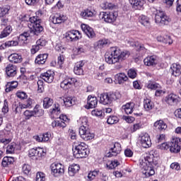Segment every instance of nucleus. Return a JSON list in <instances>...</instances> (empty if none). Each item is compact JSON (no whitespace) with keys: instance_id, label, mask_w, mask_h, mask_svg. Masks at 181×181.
<instances>
[{"instance_id":"nucleus-1","label":"nucleus","mask_w":181,"mask_h":181,"mask_svg":"<svg viewBox=\"0 0 181 181\" xmlns=\"http://www.w3.org/2000/svg\"><path fill=\"white\" fill-rule=\"evenodd\" d=\"M110 54H105V62L108 64H115L118 63L119 60H125L131 56V52L128 50H124L121 52V49L117 47H112L110 49Z\"/></svg>"},{"instance_id":"nucleus-2","label":"nucleus","mask_w":181,"mask_h":181,"mask_svg":"<svg viewBox=\"0 0 181 181\" xmlns=\"http://www.w3.org/2000/svg\"><path fill=\"white\" fill-rule=\"evenodd\" d=\"M74 156L77 159L86 158L88 153H90L88 146L84 142H74Z\"/></svg>"},{"instance_id":"nucleus-3","label":"nucleus","mask_w":181,"mask_h":181,"mask_svg":"<svg viewBox=\"0 0 181 181\" xmlns=\"http://www.w3.org/2000/svg\"><path fill=\"white\" fill-rule=\"evenodd\" d=\"M155 22L159 26H165L172 22V19L162 11H157L155 14Z\"/></svg>"},{"instance_id":"nucleus-4","label":"nucleus","mask_w":181,"mask_h":181,"mask_svg":"<svg viewBox=\"0 0 181 181\" xmlns=\"http://www.w3.org/2000/svg\"><path fill=\"white\" fill-rule=\"evenodd\" d=\"M29 21L30 23H33V28H30L33 35L39 36V35H40L43 30V26H42L40 24L42 23V20L37 16H33L29 18Z\"/></svg>"},{"instance_id":"nucleus-5","label":"nucleus","mask_w":181,"mask_h":181,"mask_svg":"<svg viewBox=\"0 0 181 181\" xmlns=\"http://www.w3.org/2000/svg\"><path fill=\"white\" fill-rule=\"evenodd\" d=\"M115 100H118L117 93H104L100 94L99 103L103 105H110Z\"/></svg>"},{"instance_id":"nucleus-6","label":"nucleus","mask_w":181,"mask_h":181,"mask_svg":"<svg viewBox=\"0 0 181 181\" xmlns=\"http://www.w3.org/2000/svg\"><path fill=\"white\" fill-rule=\"evenodd\" d=\"M100 19H103L104 22L106 23H114L118 18V12L117 11H110V12H104L102 11L99 14Z\"/></svg>"},{"instance_id":"nucleus-7","label":"nucleus","mask_w":181,"mask_h":181,"mask_svg":"<svg viewBox=\"0 0 181 181\" xmlns=\"http://www.w3.org/2000/svg\"><path fill=\"white\" fill-rule=\"evenodd\" d=\"M86 124L79 127V135L84 141H90L94 138V134L90 132L87 126V119H85Z\"/></svg>"},{"instance_id":"nucleus-8","label":"nucleus","mask_w":181,"mask_h":181,"mask_svg":"<svg viewBox=\"0 0 181 181\" xmlns=\"http://www.w3.org/2000/svg\"><path fill=\"white\" fill-rule=\"evenodd\" d=\"M154 166L155 165H148V163H141L140 168L144 177H151V176L155 175V170L153 169Z\"/></svg>"},{"instance_id":"nucleus-9","label":"nucleus","mask_w":181,"mask_h":181,"mask_svg":"<svg viewBox=\"0 0 181 181\" xmlns=\"http://www.w3.org/2000/svg\"><path fill=\"white\" fill-rule=\"evenodd\" d=\"M51 170L54 176H62L64 173V165L59 163H54L51 165Z\"/></svg>"},{"instance_id":"nucleus-10","label":"nucleus","mask_w":181,"mask_h":181,"mask_svg":"<svg viewBox=\"0 0 181 181\" xmlns=\"http://www.w3.org/2000/svg\"><path fill=\"white\" fill-rule=\"evenodd\" d=\"M65 37L70 42H77L78 39H81V33L78 30H72L66 33Z\"/></svg>"},{"instance_id":"nucleus-11","label":"nucleus","mask_w":181,"mask_h":181,"mask_svg":"<svg viewBox=\"0 0 181 181\" xmlns=\"http://www.w3.org/2000/svg\"><path fill=\"white\" fill-rule=\"evenodd\" d=\"M180 139H173L170 143V152L172 153H178L180 152V143L179 142Z\"/></svg>"},{"instance_id":"nucleus-12","label":"nucleus","mask_w":181,"mask_h":181,"mask_svg":"<svg viewBox=\"0 0 181 181\" xmlns=\"http://www.w3.org/2000/svg\"><path fill=\"white\" fill-rule=\"evenodd\" d=\"M77 83V79L74 78H66L62 82H61L60 87L64 90H69L71 86H74Z\"/></svg>"},{"instance_id":"nucleus-13","label":"nucleus","mask_w":181,"mask_h":181,"mask_svg":"<svg viewBox=\"0 0 181 181\" xmlns=\"http://www.w3.org/2000/svg\"><path fill=\"white\" fill-rule=\"evenodd\" d=\"M40 78L44 80L46 83H53V80H54V71L48 70L40 74Z\"/></svg>"},{"instance_id":"nucleus-14","label":"nucleus","mask_w":181,"mask_h":181,"mask_svg":"<svg viewBox=\"0 0 181 181\" xmlns=\"http://www.w3.org/2000/svg\"><path fill=\"white\" fill-rule=\"evenodd\" d=\"M165 101L169 105H176L179 103V95L175 93H170L165 97Z\"/></svg>"},{"instance_id":"nucleus-15","label":"nucleus","mask_w":181,"mask_h":181,"mask_svg":"<svg viewBox=\"0 0 181 181\" xmlns=\"http://www.w3.org/2000/svg\"><path fill=\"white\" fill-rule=\"evenodd\" d=\"M119 152H121V144L119 143H115L114 147L110 148V151L106 154V156L107 158L117 156Z\"/></svg>"},{"instance_id":"nucleus-16","label":"nucleus","mask_w":181,"mask_h":181,"mask_svg":"<svg viewBox=\"0 0 181 181\" xmlns=\"http://www.w3.org/2000/svg\"><path fill=\"white\" fill-rule=\"evenodd\" d=\"M140 141L143 148H149L152 146L151 137L149 136V134L146 133L141 135Z\"/></svg>"},{"instance_id":"nucleus-17","label":"nucleus","mask_w":181,"mask_h":181,"mask_svg":"<svg viewBox=\"0 0 181 181\" xmlns=\"http://www.w3.org/2000/svg\"><path fill=\"white\" fill-rule=\"evenodd\" d=\"M30 156H37L38 158H42L46 155V151L42 148H31L29 151Z\"/></svg>"},{"instance_id":"nucleus-18","label":"nucleus","mask_w":181,"mask_h":181,"mask_svg":"<svg viewBox=\"0 0 181 181\" xmlns=\"http://www.w3.org/2000/svg\"><path fill=\"white\" fill-rule=\"evenodd\" d=\"M144 163L151 166H156L158 165L156 158L155 156H153V151H151L149 154L146 157Z\"/></svg>"},{"instance_id":"nucleus-19","label":"nucleus","mask_w":181,"mask_h":181,"mask_svg":"<svg viewBox=\"0 0 181 181\" xmlns=\"http://www.w3.org/2000/svg\"><path fill=\"white\" fill-rule=\"evenodd\" d=\"M81 29L83 32H84L86 35H87L89 39H93V37H95V33H94V30L91 27H89L88 25L86 24H82Z\"/></svg>"},{"instance_id":"nucleus-20","label":"nucleus","mask_w":181,"mask_h":181,"mask_svg":"<svg viewBox=\"0 0 181 181\" xmlns=\"http://www.w3.org/2000/svg\"><path fill=\"white\" fill-rule=\"evenodd\" d=\"M83 67H84V62L80 61L76 62L74 68V74H76V76H83V74H84Z\"/></svg>"},{"instance_id":"nucleus-21","label":"nucleus","mask_w":181,"mask_h":181,"mask_svg":"<svg viewBox=\"0 0 181 181\" xmlns=\"http://www.w3.org/2000/svg\"><path fill=\"white\" fill-rule=\"evenodd\" d=\"M181 66L179 64H173L170 66V73L172 74V76L175 77H179L181 74Z\"/></svg>"},{"instance_id":"nucleus-22","label":"nucleus","mask_w":181,"mask_h":181,"mask_svg":"<svg viewBox=\"0 0 181 181\" xmlns=\"http://www.w3.org/2000/svg\"><path fill=\"white\" fill-rule=\"evenodd\" d=\"M6 73L8 77H15L17 73L16 66L12 64H8L6 67Z\"/></svg>"},{"instance_id":"nucleus-23","label":"nucleus","mask_w":181,"mask_h":181,"mask_svg":"<svg viewBox=\"0 0 181 181\" xmlns=\"http://www.w3.org/2000/svg\"><path fill=\"white\" fill-rule=\"evenodd\" d=\"M8 59L10 63H14V64L22 63V60H23L22 55H20L17 53L10 54Z\"/></svg>"},{"instance_id":"nucleus-24","label":"nucleus","mask_w":181,"mask_h":181,"mask_svg":"<svg viewBox=\"0 0 181 181\" xmlns=\"http://www.w3.org/2000/svg\"><path fill=\"white\" fill-rule=\"evenodd\" d=\"M145 66H156L158 64V57L155 55L147 57L144 60Z\"/></svg>"},{"instance_id":"nucleus-25","label":"nucleus","mask_w":181,"mask_h":181,"mask_svg":"<svg viewBox=\"0 0 181 181\" xmlns=\"http://www.w3.org/2000/svg\"><path fill=\"white\" fill-rule=\"evenodd\" d=\"M49 21L54 23V25H59L60 23H63L64 21H66V17L64 16H51L49 18Z\"/></svg>"},{"instance_id":"nucleus-26","label":"nucleus","mask_w":181,"mask_h":181,"mask_svg":"<svg viewBox=\"0 0 181 181\" xmlns=\"http://www.w3.org/2000/svg\"><path fill=\"white\" fill-rule=\"evenodd\" d=\"M128 43L132 47H135L136 50H137L138 52H141V50H143V52H146V49L145 48V47H144V45H141L138 42H134V40H129L128 41Z\"/></svg>"},{"instance_id":"nucleus-27","label":"nucleus","mask_w":181,"mask_h":181,"mask_svg":"<svg viewBox=\"0 0 181 181\" xmlns=\"http://www.w3.org/2000/svg\"><path fill=\"white\" fill-rule=\"evenodd\" d=\"M78 170H80V165L78 164H72L68 168V173L69 176H74L76 173H78Z\"/></svg>"},{"instance_id":"nucleus-28","label":"nucleus","mask_w":181,"mask_h":181,"mask_svg":"<svg viewBox=\"0 0 181 181\" xmlns=\"http://www.w3.org/2000/svg\"><path fill=\"white\" fill-rule=\"evenodd\" d=\"M134 9H141L144 6V0H129Z\"/></svg>"},{"instance_id":"nucleus-29","label":"nucleus","mask_w":181,"mask_h":181,"mask_svg":"<svg viewBox=\"0 0 181 181\" xmlns=\"http://www.w3.org/2000/svg\"><path fill=\"white\" fill-rule=\"evenodd\" d=\"M88 108H95L97 107V104H98V100L97 98L89 95L88 97Z\"/></svg>"},{"instance_id":"nucleus-30","label":"nucleus","mask_w":181,"mask_h":181,"mask_svg":"<svg viewBox=\"0 0 181 181\" xmlns=\"http://www.w3.org/2000/svg\"><path fill=\"white\" fill-rule=\"evenodd\" d=\"M154 127L155 129H158V131H165L168 128V125L163 120H158L154 123Z\"/></svg>"},{"instance_id":"nucleus-31","label":"nucleus","mask_w":181,"mask_h":181,"mask_svg":"<svg viewBox=\"0 0 181 181\" xmlns=\"http://www.w3.org/2000/svg\"><path fill=\"white\" fill-rule=\"evenodd\" d=\"M46 60H47V54H40L36 57L35 63L36 64H45Z\"/></svg>"},{"instance_id":"nucleus-32","label":"nucleus","mask_w":181,"mask_h":181,"mask_svg":"<svg viewBox=\"0 0 181 181\" xmlns=\"http://www.w3.org/2000/svg\"><path fill=\"white\" fill-rule=\"evenodd\" d=\"M139 22L146 28H149V26H151L149 18L146 16H144V15L140 16L139 17Z\"/></svg>"},{"instance_id":"nucleus-33","label":"nucleus","mask_w":181,"mask_h":181,"mask_svg":"<svg viewBox=\"0 0 181 181\" xmlns=\"http://www.w3.org/2000/svg\"><path fill=\"white\" fill-rule=\"evenodd\" d=\"M34 117H42L45 115V110L40 108L39 105H35L33 110Z\"/></svg>"},{"instance_id":"nucleus-34","label":"nucleus","mask_w":181,"mask_h":181,"mask_svg":"<svg viewBox=\"0 0 181 181\" xmlns=\"http://www.w3.org/2000/svg\"><path fill=\"white\" fill-rule=\"evenodd\" d=\"M18 87V81H11L7 83L6 85V93H10L13 90H15Z\"/></svg>"},{"instance_id":"nucleus-35","label":"nucleus","mask_w":181,"mask_h":181,"mask_svg":"<svg viewBox=\"0 0 181 181\" xmlns=\"http://www.w3.org/2000/svg\"><path fill=\"white\" fill-rule=\"evenodd\" d=\"M12 32V26L8 25L6 28H5L1 33L0 34V39H4V37H6L7 36H9Z\"/></svg>"},{"instance_id":"nucleus-36","label":"nucleus","mask_w":181,"mask_h":181,"mask_svg":"<svg viewBox=\"0 0 181 181\" xmlns=\"http://www.w3.org/2000/svg\"><path fill=\"white\" fill-rule=\"evenodd\" d=\"M115 78L117 80L119 84H122V83L128 80V76H127L124 73H119L115 75Z\"/></svg>"},{"instance_id":"nucleus-37","label":"nucleus","mask_w":181,"mask_h":181,"mask_svg":"<svg viewBox=\"0 0 181 181\" xmlns=\"http://www.w3.org/2000/svg\"><path fill=\"white\" fill-rule=\"evenodd\" d=\"M18 42L16 40L7 41L0 46V49H6V47H11V46H18Z\"/></svg>"},{"instance_id":"nucleus-38","label":"nucleus","mask_w":181,"mask_h":181,"mask_svg":"<svg viewBox=\"0 0 181 181\" xmlns=\"http://www.w3.org/2000/svg\"><path fill=\"white\" fill-rule=\"evenodd\" d=\"M122 111H124L127 115L132 114V110H134V105L132 103H127L122 107Z\"/></svg>"},{"instance_id":"nucleus-39","label":"nucleus","mask_w":181,"mask_h":181,"mask_svg":"<svg viewBox=\"0 0 181 181\" xmlns=\"http://www.w3.org/2000/svg\"><path fill=\"white\" fill-rule=\"evenodd\" d=\"M144 107L146 111H151L153 108V103L150 99H145L144 101Z\"/></svg>"},{"instance_id":"nucleus-40","label":"nucleus","mask_w":181,"mask_h":181,"mask_svg":"<svg viewBox=\"0 0 181 181\" xmlns=\"http://www.w3.org/2000/svg\"><path fill=\"white\" fill-rule=\"evenodd\" d=\"M81 16L85 18V19H87V18H93V16H94V12L88 8L81 13Z\"/></svg>"},{"instance_id":"nucleus-41","label":"nucleus","mask_w":181,"mask_h":181,"mask_svg":"<svg viewBox=\"0 0 181 181\" xmlns=\"http://www.w3.org/2000/svg\"><path fill=\"white\" fill-rule=\"evenodd\" d=\"M53 105V99L45 98L43 100V107L45 109L50 108Z\"/></svg>"},{"instance_id":"nucleus-42","label":"nucleus","mask_w":181,"mask_h":181,"mask_svg":"<svg viewBox=\"0 0 181 181\" xmlns=\"http://www.w3.org/2000/svg\"><path fill=\"white\" fill-rule=\"evenodd\" d=\"M9 11H11L10 6H6L0 8V18H4L5 15H8L9 13Z\"/></svg>"},{"instance_id":"nucleus-43","label":"nucleus","mask_w":181,"mask_h":181,"mask_svg":"<svg viewBox=\"0 0 181 181\" xmlns=\"http://www.w3.org/2000/svg\"><path fill=\"white\" fill-rule=\"evenodd\" d=\"M92 115L98 117L99 118H104L105 112L102 110L95 109L91 112Z\"/></svg>"},{"instance_id":"nucleus-44","label":"nucleus","mask_w":181,"mask_h":181,"mask_svg":"<svg viewBox=\"0 0 181 181\" xmlns=\"http://www.w3.org/2000/svg\"><path fill=\"white\" fill-rule=\"evenodd\" d=\"M63 101L66 107H71V105H74V101L71 97L65 98L63 99Z\"/></svg>"},{"instance_id":"nucleus-45","label":"nucleus","mask_w":181,"mask_h":181,"mask_svg":"<svg viewBox=\"0 0 181 181\" xmlns=\"http://www.w3.org/2000/svg\"><path fill=\"white\" fill-rule=\"evenodd\" d=\"M118 121H119V119H118V117L117 116H110L107 119V124H109V125H112L114 124H117V122H118Z\"/></svg>"},{"instance_id":"nucleus-46","label":"nucleus","mask_w":181,"mask_h":181,"mask_svg":"<svg viewBox=\"0 0 181 181\" xmlns=\"http://www.w3.org/2000/svg\"><path fill=\"white\" fill-rule=\"evenodd\" d=\"M98 173H100V171L98 170H93L88 174V180H94L95 179V177L98 176Z\"/></svg>"},{"instance_id":"nucleus-47","label":"nucleus","mask_w":181,"mask_h":181,"mask_svg":"<svg viewBox=\"0 0 181 181\" xmlns=\"http://www.w3.org/2000/svg\"><path fill=\"white\" fill-rule=\"evenodd\" d=\"M51 114H60V105L58 103L54 104V107L49 110Z\"/></svg>"},{"instance_id":"nucleus-48","label":"nucleus","mask_w":181,"mask_h":181,"mask_svg":"<svg viewBox=\"0 0 181 181\" xmlns=\"http://www.w3.org/2000/svg\"><path fill=\"white\" fill-rule=\"evenodd\" d=\"M120 163L118 161V160H115L111 161V163L108 165L107 164V168H109L110 169H115L117 166H119Z\"/></svg>"},{"instance_id":"nucleus-49","label":"nucleus","mask_w":181,"mask_h":181,"mask_svg":"<svg viewBox=\"0 0 181 181\" xmlns=\"http://www.w3.org/2000/svg\"><path fill=\"white\" fill-rule=\"evenodd\" d=\"M22 170L25 175H29L32 170V167L28 164H24L22 168Z\"/></svg>"},{"instance_id":"nucleus-50","label":"nucleus","mask_w":181,"mask_h":181,"mask_svg":"<svg viewBox=\"0 0 181 181\" xmlns=\"http://www.w3.org/2000/svg\"><path fill=\"white\" fill-rule=\"evenodd\" d=\"M45 180H46V176L45 173L42 172L37 173L36 181H45Z\"/></svg>"},{"instance_id":"nucleus-51","label":"nucleus","mask_w":181,"mask_h":181,"mask_svg":"<svg viewBox=\"0 0 181 181\" xmlns=\"http://www.w3.org/2000/svg\"><path fill=\"white\" fill-rule=\"evenodd\" d=\"M148 88H150V90H157L158 89L162 88V86L159 85V83H150L148 85Z\"/></svg>"},{"instance_id":"nucleus-52","label":"nucleus","mask_w":181,"mask_h":181,"mask_svg":"<svg viewBox=\"0 0 181 181\" xmlns=\"http://www.w3.org/2000/svg\"><path fill=\"white\" fill-rule=\"evenodd\" d=\"M24 116L25 117V119H30L33 115V110H25L24 112Z\"/></svg>"},{"instance_id":"nucleus-53","label":"nucleus","mask_w":181,"mask_h":181,"mask_svg":"<svg viewBox=\"0 0 181 181\" xmlns=\"http://www.w3.org/2000/svg\"><path fill=\"white\" fill-rule=\"evenodd\" d=\"M141 128H142V124L137 123L136 124H134L130 128V131H131V132H135L138 131V129H141Z\"/></svg>"},{"instance_id":"nucleus-54","label":"nucleus","mask_w":181,"mask_h":181,"mask_svg":"<svg viewBox=\"0 0 181 181\" xmlns=\"http://www.w3.org/2000/svg\"><path fill=\"white\" fill-rule=\"evenodd\" d=\"M127 74L130 78H135L136 77V71L135 69H129Z\"/></svg>"},{"instance_id":"nucleus-55","label":"nucleus","mask_w":181,"mask_h":181,"mask_svg":"<svg viewBox=\"0 0 181 181\" xmlns=\"http://www.w3.org/2000/svg\"><path fill=\"white\" fill-rule=\"evenodd\" d=\"M107 45H108V40H99L98 42V46L100 48L104 47Z\"/></svg>"},{"instance_id":"nucleus-56","label":"nucleus","mask_w":181,"mask_h":181,"mask_svg":"<svg viewBox=\"0 0 181 181\" xmlns=\"http://www.w3.org/2000/svg\"><path fill=\"white\" fill-rule=\"evenodd\" d=\"M46 43H47V42L43 38H40L36 42V45L40 46L41 48L43 47V46H46Z\"/></svg>"},{"instance_id":"nucleus-57","label":"nucleus","mask_w":181,"mask_h":181,"mask_svg":"<svg viewBox=\"0 0 181 181\" xmlns=\"http://www.w3.org/2000/svg\"><path fill=\"white\" fill-rule=\"evenodd\" d=\"M104 9H114L115 8V5L112 3L105 2L103 4Z\"/></svg>"},{"instance_id":"nucleus-58","label":"nucleus","mask_w":181,"mask_h":181,"mask_svg":"<svg viewBox=\"0 0 181 181\" xmlns=\"http://www.w3.org/2000/svg\"><path fill=\"white\" fill-rule=\"evenodd\" d=\"M158 148H160V149L167 151V149H170L169 143H162L158 145Z\"/></svg>"},{"instance_id":"nucleus-59","label":"nucleus","mask_w":181,"mask_h":181,"mask_svg":"<svg viewBox=\"0 0 181 181\" xmlns=\"http://www.w3.org/2000/svg\"><path fill=\"white\" fill-rule=\"evenodd\" d=\"M41 47L36 44L35 45H33L31 48V53L32 54H35L37 52H39L40 50Z\"/></svg>"},{"instance_id":"nucleus-60","label":"nucleus","mask_w":181,"mask_h":181,"mask_svg":"<svg viewBox=\"0 0 181 181\" xmlns=\"http://www.w3.org/2000/svg\"><path fill=\"white\" fill-rule=\"evenodd\" d=\"M25 1L27 5L30 6H33L39 3V0H25Z\"/></svg>"},{"instance_id":"nucleus-61","label":"nucleus","mask_w":181,"mask_h":181,"mask_svg":"<svg viewBox=\"0 0 181 181\" xmlns=\"http://www.w3.org/2000/svg\"><path fill=\"white\" fill-rule=\"evenodd\" d=\"M164 43L168 44V45H172V43H173V40L170 37V35L164 36Z\"/></svg>"},{"instance_id":"nucleus-62","label":"nucleus","mask_w":181,"mask_h":181,"mask_svg":"<svg viewBox=\"0 0 181 181\" xmlns=\"http://www.w3.org/2000/svg\"><path fill=\"white\" fill-rule=\"evenodd\" d=\"M170 168L174 170H180V164L179 163H173L170 165Z\"/></svg>"},{"instance_id":"nucleus-63","label":"nucleus","mask_w":181,"mask_h":181,"mask_svg":"<svg viewBox=\"0 0 181 181\" xmlns=\"http://www.w3.org/2000/svg\"><path fill=\"white\" fill-rule=\"evenodd\" d=\"M9 111V107L8 106V101L6 100H4V106L2 108V112H4V114H6Z\"/></svg>"},{"instance_id":"nucleus-64","label":"nucleus","mask_w":181,"mask_h":181,"mask_svg":"<svg viewBox=\"0 0 181 181\" xmlns=\"http://www.w3.org/2000/svg\"><path fill=\"white\" fill-rule=\"evenodd\" d=\"M176 11L177 12H181V0L176 1Z\"/></svg>"}]
</instances>
